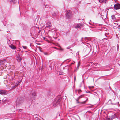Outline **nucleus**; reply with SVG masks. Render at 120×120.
<instances>
[{
    "mask_svg": "<svg viewBox=\"0 0 120 120\" xmlns=\"http://www.w3.org/2000/svg\"><path fill=\"white\" fill-rule=\"evenodd\" d=\"M89 88H91V87H90V86H89Z\"/></svg>",
    "mask_w": 120,
    "mask_h": 120,
    "instance_id": "obj_36",
    "label": "nucleus"
},
{
    "mask_svg": "<svg viewBox=\"0 0 120 120\" xmlns=\"http://www.w3.org/2000/svg\"><path fill=\"white\" fill-rule=\"evenodd\" d=\"M47 27H51L52 26L50 22H47Z\"/></svg>",
    "mask_w": 120,
    "mask_h": 120,
    "instance_id": "obj_11",
    "label": "nucleus"
},
{
    "mask_svg": "<svg viewBox=\"0 0 120 120\" xmlns=\"http://www.w3.org/2000/svg\"><path fill=\"white\" fill-rule=\"evenodd\" d=\"M6 92L4 90H1L0 91V94L3 95H4L6 94Z\"/></svg>",
    "mask_w": 120,
    "mask_h": 120,
    "instance_id": "obj_10",
    "label": "nucleus"
},
{
    "mask_svg": "<svg viewBox=\"0 0 120 120\" xmlns=\"http://www.w3.org/2000/svg\"><path fill=\"white\" fill-rule=\"evenodd\" d=\"M22 47L24 49H27V47L26 46H22Z\"/></svg>",
    "mask_w": 120,
    "mask_h": 120,
    "instance_id": "obj_19",
    "label": "nucleus"
},
{
    "mask_svg": "<svg viewBox=\"0 0 120 120\" xmlns=\"http://www.w3.org/2000/svg\"><path fill=\"white\" fill-rule=\"evenodd\" d=\"M6 62V60H0V63L1 64H3Z\"/></svg>",
    "mask_w": 120,
    "mask_h": 120,
    "instance_id": "obj_13",
    "label": "nucleus"
},
{
    "mask_svg": "<svg viewBox=\"0 0 120 120\" xmlns=\"http://www.w3.org/2000/svg\"><path fill=\"white\" fill-rule=\"evenodd\" d=\"M89 23L90 24V25H91V24L89 22Z\"/></svg>",
    "mask_w": 120,
    "mask_h": 120,
    "instance_id": "obj_35",
    "label": "nucleus"
},
{
    "mask_svg": "<svg viewBox=\"0 0 120 120\" xmlns=\"http://www.w3.org/2000/svg\"><path fill=\"white\" fill-rule=\"evenodd\" d=\"M23 101V98L21 97H19L16 100V107H18L20 106L21 103Z\"/></svg>",
    "mask_w": 120,
    "mask_h": 120,
    "instance_id": "obj_2",
    "label": "nucleus"
},
{
    "mask_svg": "<svg viewBox=\"0 0 120 120\" xmlns=\"http://www.w3.org/2000/svg\"><path fill=\"white\" fill-rule=\"evenodd\" d=\"M52 15L53 17V18H54L56 16V14L55 13H54L52 14Z\"/></svg>",
    "mask_w": 120,
    "mask_h": 120,
    "instance_id": "obj_17",
    "label": "nucleus"
},
{
    "mask_svg": "<svg viewBox=\"0 0 120 120\" xmlns=\"http://www.w3.org/2000/svg\"><path fill=\"white\" fill-rule=\"evenodd\" d=\"M61 99L60 98H57L53 102V104L54 105H56L58 104L60 105L61 103Z\"/></svg>",
    "mask_w": 120,
    "mask_h": 120,
    "instance_id": "obj_3",
    "label": "nucleus"
},
{
    "mask_svg": "<svg viewBox=\"0 0 120 120\" xmlns=\"http://www.w3.org/2000/svg\"><path fill=\"white\" fill-rule=\"evenodd\" d=\"M22 109H20L19 110V112H21L22 110Z\"/></svg>",
    "mask_w": 120,
    "mask_h": 120,
    "instance_id": "obj_30",
    "label": "nucleus"
},
{
    "mask_svg": "<svg viewBox=\"0 0 120 120\" xmlns=\"http://www.w3.org/2000/svg\"><path fill=\"white\" fill-rule=\"evenodd\" d=\"M83 24L82 23H78L75 26V28L76 29L81 28L83 26Z\"/></svg>",
    "mask_w": 120,
    "mask_h": 120,
    "instance_id": "obj_6",
    "label": "nucleus"
},
{
    "mask_svg": "<svg viewBox=\"0 0 120 120\" xmlns=\"http://www.w3.org/2000/svg\"><path fill=\"white\" fill-rule=\"evenodd\" d=\"M76 80V76H74V80H75H75Z\"/></svg>",
    "mask_w": 120,
    "mask_h": 120,
    "instance_id": "obj_24",
    "label": "nucleus"
},
{
    "mask_svg": "<svg viewBox=\"0 0 120 120\" xmlns=\"http://www.w3.org/2000/svg\"><path fill=\"white\" fill-rule=\"evenodd\" d=\"M70 11H68L66 12V16L67 18L69 19L71 17V14L70 13Z\"/></svg>",
    "mask_w": 120,
    "mask_h": 120,
    "instance_id": "obj_7",
    "label": "nucleus"
},
{
    "mask_svg": "<svg viewBox=\"0 0 120 120\" xmlns=\"http://www.w3.org/2000/svg\"><path fill=\"white\" fill-rule=\"evenodd\" d=\"M107 0H104L103 2H104L105 3H106V1Z\"/></svg>",
    "mask_w": 120,
    "mask_h": 120,
    "instance_id": "obj_26",
    "label": "nucleus"
},
{
    "mask_svg": "<svg viewBox=\"0 0 120 120\" xmlns=\"http://www.w3.org/2000/svg\"><path fill=\"white\" fill-rule=\"evenodd\" d=\"M79 66L78 65V67Z\"/></svg>",
    "mask_w": 120,
    "mask_h": 120,
    "instance_id": "obj_41",
    "label": "nucleus"
},
{
    "mask_svg": "<svg viewBox=\"0 0 120 120\" xmlns=\"http://www.w3.org/2000/svg\"><path fill=\"white\" fill-rule=\"evenodd\" d=\"M10 47L11 49H16L15 47L12 45H11L10 46Z\"/></svg>",
    "mask_w": 120,
    "mask_h": 120,
    "instance_id": "obj_14",
    "label": "nucleus"
},
{
    "mask_svg": "<svg viewBox=\"0 0 120 120\" xmlns=\"http://www.w3.org/2000/svg\"><path fill=\"white\" fill-rule=\"evenodd\" d=\"M84 96V95H82L80 96H79L77 98H78V100H79L81 98L83 97Z\"/></svg>",
    "mask_w": 120,
    "mask_h": 120,
    "instance_id": "obj_15",
    "label": "nucleus"
},
{
    "mask_svg": "<svg viewBox=\"0 0 120 120\" xmlns=\"http://www.w3.org/2000/svg\"><path fill=\"white\" fill-rule=\"evenodd\" d=\"M87 39V38L85 37L84 38V39L85 40H86Z\"/></svg>",
    "mask_w": 120,
    "mask_h": 120,
    "instance_id": "obj_31",
    "label": "nucleus"
},
{
    "mask_svg": "<svg viewBox=\"0 0 120 120\" xmlns=\"http://www.w3.org/2000/svg\"><path fill=\"white\" fill-rule=\"evenodd\" d=\"M27 27H26V29L24 27H23V29H24V30H25L26 29H27Z\"/></svg>",
    "mask_w": 120,
    "mask_h": 120,
    "instance_id": "obj_28",
    "label": "nucleus"
},
{
    "mask_svg": "<svg viewBox=\"0 0 120 120\" xmlns=\"http://www.w3.org/2000/svg\"><path fill=\"white\" fill-rule=\"evenodd\" d=\"M86 49L87 50H89V51H91V49L89 47L87 48Z\"/></svg>",
    "mask_w": 120,
    "mask_h": 120,
    "instance_id": "obj_21",
    "label": "nucleus"
},
{
    "mask_svg": "<svg viewBox=\"0 0 120 120\" xmlns=\"http://www.w3.org/2000/svg\"><path fill=\"white\" fill-rule=\"evenodd\" d=\"M14 107V108H15V107Z\"/></svg>",
    "mask_w": 120,
    "mask_h": 120,
    "instance_id": "obj_39",
    "label": "nucleus"
},
{
    "mask_svg": "<svg viewBox=\"0 0 120 120\" xmlns=\"http://www.w3.org/2000/svg\"><path fill=\"white\" fill-rule=\"evenodd\" d=\"M44 54L45 55H47V53H44Z\"/></svg>",
    "mask_w": 120,
    "mask_h": 120,
    "instance_id": "obj_32",
    "label": "nucleus"
},
{
    "mask_svg": "<svg viewBox=\"0 0 120 120\" xmlns=\"http://www.w3.org/2000/svg\"><path fill=\"white\" fill-rule=\"evenodd\" d=\"M45 6V8H50V6L47 5H46Z\"/></svg>",
    "mask_w": 120,
    "mask_h": 120,
    "instance_id": "obj_18",
    "label": "nucleus"
},
{
    "mask_svg": "<svg viewBox=\"0 0 120 120\" xmlns=\"http://www.w3.org/2000/svg\"><path fill=\"white\" fill-rule=\"evenodd\" d=\"M70 47H67V48L70 49Z\"/></svg>",
    "mask_w": 120,
    "mask_h": 120,
    "instance_id": "obj_33",
    "label": "nucleus"
},
{
    "mask_svg": "<svg viewBox=\"0 0 120 120\" xmlns=\"http://www.w3.org/2000/svg\"><path fill=\"white\" fill-rule=\"evenodd\" d=\"M81 92V90L80 89H79L78 90V93H80V92Z\"/></svg>",
    "mask_w": 120,
    "mask_h": 120,
    "instance_id": "obj_22",
    "label": "nucleus"
},
{
    "mask_svg": "<svg viewBox=\"0 0 120 120\" xmlns=\"http://www.w3.org/2000/svg\"><path fill=\"white\" fill-rule=\"evenodd\" d=\"M111 17L112 19L114 20L115 19V15H112L111 16Z\"/></svg>",
    "mask_w": 120,
    "mask_h": 120,
    "instance_id": "obj_16",
    "label": "nucleus"
},
{
    "mask_svg": "<svg viewBox=\"0 0 120 120\" xmlns=\"http://www.w3.org/2000/svg\"><path fill=\"white\" fill-rule=\"evenodd\" d=\"M13 1V0H9L10 2L11 3Z\"/></svg>",
    "mask_w": 120,
    "mask_h": 120,
    "instance_id": "obj_27",
    "label": "nucleus"
},
{
    "mask_svg": "<svg viewBox=\"0 0 120 120\" xmlns=\"http://www.w3.org/2000/svg\"><path fill=\"white\" fill-rule=\"evenodd\" d=\"M79 100H78V98H77L76 99V103H80L81 104H83L85 103L88 100V98H87V99L86 100L82 102H79Z\"/></svg>",
    "mask_w": 120,
    "mask_h": 120,
    "instance_id": "obj_8",
    "label": "nucleus"
},
{
    "mask_svg": "<svg viewBox=\"0 0 120 120\" xmlns=\"http://www.w3.org/2000/svg\"><path fill=\"white\" fill-rule=\"evenodd\" d=\"M16 2V1L15 0H13V1H12V2H13V4H14Z\"/></svg>",
    "mask_w": 120,
    "mask_h": 120,
    "instance_id": "obj_23",
    "label": "nucleus"
},
{
    "mask_svg": "<svg viewBox=\"0 0 120 120\" xmlns=\"http://www.w3.org/2000/svg\"><path fill=\"white\" fill-rule=\"evenodd\" d=\"M114 9L116 10L120 9V4L117 3L115 4L114 6Z\"/></svg>",
    "mask_w": 120,
    "mask_h": 120,
    "instance_id": "obj_5",
    "label": "nucleus"
},
{
    "mask_svg": "<svg viewBox=\"0 0 120 120\" xmlns=\"http://www.w3.org/2000/svg\"><path fill=\"white\" fill-rule=\"evenodd\" d=\"M86 92H87V93H89V92H87V91H86Z\"/></svg>",
    "mask_w": 120,
    "mask_h": 120,
    "instance_id": "obj_37",
    "label": "nucleus"
},
{
    "mask_svg": "<svg viewBox=\"0 0 120 120\" xmlns=\"http://www.w3.org/2000/svg\"><path fill=\"white\" fill-rule=\"evenodd\" d=\"M15 88L14 87H13V86H12V88Z\"/></svg>",
    "mask_w": 120,
    "mask_h": 120,
    "instance_id": "obj_34",
    "label": "nucleus"
},
{
    "mask_svg": "<svg viewBox=\"0 0 120 120\" xmlns=\"http://www.w3.org/2000/svg\"><path fill=\"white\" fill-rule=\"evenodd\" d=\"M36 93L33 91H31L28 96L29 101H32L33 100L36 99Z\"/></svg>",
    "mask_w": 120,
    "mask_h": 120,
    "instance_id": "obj_1",
    "label": "nucleus"
},
{
    "mask_svg": "<svg viewBox=\"0 0 120 120\" xmlns=\"http://www.w3.org/2000/svg\"><path fill=\"white\" fill-rule=\"evenodd\" d=\"M104 17V16L103 15H102L101 16V17L102 19H104V18H103V17Z\"/></svg>",
    "mask_w": 120,
    "mask_h": 120,
    "instance_id": "obj_25",
    "label": "nucleus"
},
{
    "mask_svg": "<svg viewBox=\"0 0 120 120\" xmlns=\"http://www.w3.org/2000/svg\"><path fill=\"white\" fill-rule=\"evenodd\" d=\"M17 60L18 62L21 61V58L20 56H19L17 58Z\"/></svg>",
    "mask_w": 120,
    "mask_h": 120,
    "instance_id": "obj_12",
    "label": "nucleus"
},
{
    "mask_svg": "<svg viewBox=\"0 0 120 120\" xmlns=\"http://www.w3.org/2000/svg\"><path fill=\"white\" fill-rule=\"evenodd\" d=\"M83 39V38H81V41H82V39Z\"/></svg>",
    "mask_w": 120,
    "mask_h": 120,
    "instance_id": "obj_29",
    "label": "nucleus"
},
{
    "mask_svg": "<svg viewBox=\"0 0 120 120\" xmlns=\"http://www.w3.org/2000/svg\"><path fill=\"white\" fill-rule=\"evenodd\" d=\"M68 59H67V60H68Z\"/></svg>",
    "mask_w": 120,
    "mask_h": 120,
    "instance_id": "obj_38",
    "label": "nucleus"
},
{
    "mask_svg": "<svg viewBox=\"0 0 120 120\" xmlns=\"http://www.w3.org/2000/svg\"><path fill=\"white\" fill-rule=\"evenodd\" d=\"M21 80H18L17 81H16V82L15 84V86H13V87H14L15 88L17 87L18 86V85L21 82Z\"/></svg>",
    "mask_w": 120,
    "mask_h": 120,
    "instance_id": "obj_9",
    "label": "nucleus"
},
{
    "mask_svg": "<svg viewBox=\"0 0 120 120\" xmlns=\"http://www.w3.org/2000/svg\"><path fill=\"white\" fill-rule=\"evenodd\" d=\"M99 2L100 3H102L103 2L104 0H98Z\"/></svg>",
    "mask_w": 120,
    "mask_h": 120,
    "instance_id": "obj_20",
    "label": "nucleus"
},
{
    "mask_svg": "<svg viewBox=\"0 0 120 120\" xmlns=\"http://www.w3.org/2000/svg\"><path fill=\"white\" fill-rule=\"evenodd\" d=\"M115 114L111 115L110 116H107L106 117L108 120H112L115 118H117Z\"/></svg>",
    "mask_w": 120,
    "mask_h": 120,
    "instance_id": "obj_4",
    "label": "nucleus"
},
{
    "mask_svg": "<svg viewBox=\"0 0 120 120\" xmlns=\"http://www.w3.org/2000/svg\"><path fill=\"white\" fill-rule=\"evenodd\" d=\"M70 50H72L71 49H70Z\"/></svg>",
    "mask_w": 120,
    "mask_h": 120,
    "instance_id": "obj_40",
    "label": "nucleus"
}]
</instances>
